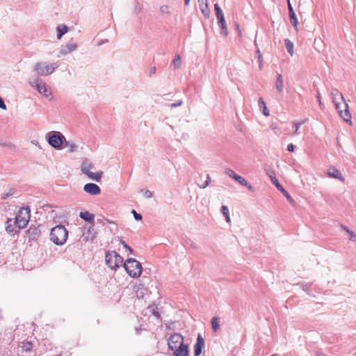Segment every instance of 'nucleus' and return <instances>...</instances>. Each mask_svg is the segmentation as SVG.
<instances>
[{
    "mask_svg": "<svg viewBox=\"0 0 356 356\" xmlns=\"http://www.w3.org/2000/svg\"><path fill=\"white\" fill-rule=\"evenodd\" d=\"M220 211H221L222 214L225 217V221L227 223L230 224L231 218L229 216V208L227 207V206H225V205L222 206Z\"/></svg>",
    "mask_w": 356,
    "mask_h": 356,
    "instance_id": "cd10ccee",
    "label": "nucleus"
},
{
    "mask_svg": "<svg viewBox=\"0 0 356 356\" xmlns=\"http://www.w3.org/2000/svg\"><path fill=\"white\" fill-rule=\"evenodd\" d=\"M257 53L258 55V61H259V69H261L262 68L261 54L260 53L259 49H257Z\"/></svg>",
    "mask_w": 356,
    "mask_h": 356,
    "instance_id": "a19ab883",
    "label": "nucleus"
},
{
    "mask_svg": "<svg viewBox=\"0 0 356 356\" xmlns=\"http://www.w3.org/2000/svg\"><path fill=\"white\" fill-rule=\"evenodd\" d=\"M327 175L330 177L338 179H339L341 181H343L344 180L341 173L340 172V171L339 170L334 168H329V170L327 171Z\"/></svg>",
    "mask_w": 356,
    "mask_h": 356,
    "instance_id": "412c9836",
    "label": "nucleus"
},
{
    "mask_svg": "<svg viewBox=\"0 0 356 356\" xmlns=\"http://www.w3.org/2000/svg\"><path fill=\"white\" fill-rule=\"evenodd\" d=\"M210 182H211V177H209V175H207V180L205 181V182L204 184H202V185H199V186L201 188H205L207 186H208L209 185Z\"/></svg>",
    "mask_w": 356,
    "mask_h": 356,
    "instance_id": "f704fd0d",
    "label": "nucleus"
},
{
    "mask_svg": "<svg viewBox=\"0 0 356 356\" xmlns=\"http://www.w3.org/2000/svg\"><path fill=\"white\" fill-rule=\"evenodd\" d=\"M23 348L26 351L31 350L32 349V343L31 342H27V343H24L23 346Z\"/></svg>",
    "mask_w": 356,
    "mask_h": 356,
    "instance_id": "58836bf2",
    "label": "nucleus"
},
{
    "mask_svg": "<svg viewBox=\"0 0 356 356\" xmlns=\"http://www.w3.org/2000/svg\"><path fill=\"white\" fill-rule=\"evenodd\" d=\"M211 327H212L213 331L214 332H216L218 330L219 327H220L218 318L216 316L213 317L211 318Z\"/></svg>",
    "mask_w": 356,
    "mask_h": 356,
    "instance_id": "c756f323",
    "label": "nucleus"
},
{
    "mask_svg": "<svg viewBox=\"0 0 356 356\" xmlns=\"http://www.w3.org/2000/svg\"><path fill=\"white\" fill-rule=\"evenodd\" d=\"M105 42L104 41H101L98 43V45H102V44H104Z\"/></svg>",
    "mask_w": 356,
    "mask_h": 356,
    "instance_id": "bf43d9fd",
    "label": "nucleus"
},
{
    "mask_svg": "<svg viewBox=\"0 0 356 356\" xmlns=\"http://www.w3.org/2000/svg\"><path fill=\"white\" fill-rule=\"evenodd\" d=\"M68 232L63 225H57L51 229V241L58 245H63L67 238Z\"/></svg>",
    "mask_w": 356,
    "mask_h": 356,
    "instance_id": "7ed1b4c3",
    "label": "nucleus"
},
{
    "mask_svg": "<svg viewBox=\"0 0 356 356\" xmlns=\"http://www.w3.org/2000/svg\"><path fill=\"white\" fill-rule=\"evenodd\" d=\"M258 104H259V109L262 112V113L265 116H268L270 115L269 111L266 105L265 102L264 101V99L261 97H260L259 99Z\"/></svg>",
    "mask_w": 356,
    "mask_h": 356,
    "instance_id": "a878e982",
    "label": "nucleus"
},
{
    "mask_svg": "<svg viewBox=\"0 0 356 356\" xmlns=\"http://www.w3.org/2000/svg\"><path fill=\"white\" fill-rule=\"evenodd\" d=\"M270 356H277V355H270Z\"/></svg>",
    "mask_w": 356,
    "mask_h": 356,
    "instance_id": "0e129e2a",
    "label": "nucleus"
},
{
    "mask_svg": "<svg viewBox=\"0 0 356 356\" xmlns=\"http://www.w3.org/2000/svg\"><path fill=\"white\" fill-rule=\"evenodd\" d=\"M40 234V231L37 227H31L27 231V236L30 240H36Z\"/></svg>",
    "mask_w": 356,
    "mask_h": 356,
    "instance_id": "a211bd4d",
    "label": "nucleus"
},
{
    "mask_svg": "<svg viewBox=\"0 0 356 356\" xmlns=\"http://www.w3.org/2000/svg\"><path fill=\"white\" fill-rule=\"evenodd\" d=\"M214 10H215V13H216V17H217V19H220L222 18H224V15H223V13L221 10V8H220L219 5L218 3H216L214 5Z\"/></svg>",
    "mask_w": 356,
    "mask_h": 356,
    "instance_id": "7c9ffc66",
    "label": "nucleus"
},
{
    "mask_svg": "<svg viewBox=\"0 0 356 356\" xmlns=\"http://www.w3.org/2000/svg\"><path fill=\"white\" fill-rule=\"evenodd\" d=\"M77 48V44L75 42H69L65 45H63L60 49V54L65 56L67 55L73 51L76 50Z\"/></svg>",
    "mask_w": 356,
    "mask_h": 356,
    "instance_id": "4468645a",
    "label": "nucleus"
},
{
    "mask_svg": "<svg viewBox=\"0 0 356 356\" xmlns=\"http://www.w3.org/2000/svg\"><path fill=\"white\" fill-rule=\"evenodd\" d=\"M316 356H323L322 354H317Z\"/></svg>",
    "mask_w": 356,
    "mask_h": 356,
    "instance_id": "680f3d73",
    "label": "nucleus"
},
{
    "mask_svg": "<svg viewBox=\"0 0 356 356\" xmlns=\"http://www.w3.org/2000/svg\"><path fill=\"white\" fill-rule=\"evenodd\" d=\"M160 11L162 13H169V7L167 5H163L160 7Z\"/></svg>",
    "mask_w": 356,
    "mask_h": 356,
    "instance_id": "e433bc0d",
    "label": "nucleus"
},
{
    "mask_svg": "<svg viewBox=\"0 0 356 356\" xmlns=\"http://www.w3.org/2000/svg\"><path fill=\"white\" fill-rule=\"evenodd\" d=\"M287 150L289 152H293L294 150V145L292 143H290L287 145Z\"/></svg>",
    "mask_w": 356,
    "mask_h": 356,
    "instance_id": "de8ad7c7",
    "label": "nucleus"
},
{
    "mask_svg": "<svg viewBox=\"0 0 356 356\" xmlns=\"http://www.w3.org/2000/svg\"><path fill=\"white\" fill-rule=\"evenodd\" d=\"M29 83L32 87L36 88L40 94L45 97H49L51 95L50 89L40 78L38 77L35 80L31 81Z\"/></svg>",
    "mask_w": 356,
    "mask_h": 356,
    "instance_id": "1a4fd4ad",
    "label": "nucleus"
},
{
    "mask_svg": "<svg viewBox=\"0 0 356 356\" xmlns=\"http://www.w3.org/2000/svg\"><path fill=\"white\" fill-rule=\"evenodd\" d=\"M330 95L332 99V102L334 103L335 108L337 110L340 117L343 118L345 122L352 124V116L349 111V107L341 92L336 88H332Z\"/></svg>",
    "mask_w": 356,
    "mask_h": 356,
    "instance_id": "f257e3e1",
    "label": "nucleus"
},
{
    "mask_svg": "<svg viewBox=\"0 0 356 356\" xmlns=\"http://www.w3.org/2000/svg\"><path fill=\"white\" fill-rule=\"evenodd\" d=\"M204 348V339L201 334H198L194 345V356H200Z\"/></svg>",
    "mask_w": 356,
    "mask_h": 356,
    "instance_id": "f8f14e48",
    "label": "nucleus"
},
{
    "mask_svg": "<svg viewBox=\"0 0 356 356\" xmlns=\"http://www.w3.org/2000/svg\"><path fill=\"white\" fill-rule=\"evenodd\" d=\"M83 240L85 241H89L90 239V240H92L95 237V234H92L90 237L89 236H85V234H83Z\"/></svg>",
    "mask_w": 356,
    "mask_h": 356,
    "instance_id": "49530a36",
    "label": "nucleus"
},
{
    "mask_svg": "<svg viewBox=\"0 0 356 356\" xmlns=\"http://www.w3.org/2000/svg\"><path fill=\"white\" fill-rule=\"evenodd\" d=\"M58 67L56 63H47L45 62L36 63L34 65V71L40 76H48L52 74Z\"/></svg>",
    "mask_w": 356,
    "mask_h": 356,
    "instance_id": "423d86ee",
    "label": "nucleus"
},
{
    "mask_svg": "<svg viewBox=\"0 0 356 356\" xmlns=\"http://www.w3.org/2000/svg\"><path fill=\"white\" fill-rule=\"evenodd\" d=\"M79 216L81 219L88 222H93L95 220V216L88 211L81 212Z\"/></svg>",
    "mask_w": 356,
    "mask_h": 356,
    "instance_id": "b1692460",
    "label": "nucleus"
},
{
    "mask_svg": "<svg viewBox=\"0 0 356 356\" xmlns=\"http://www.w3.org/2000/svg\"><path fill=\"white\" fill-rule=\"evenodd\" d=\"M93 230V227L92 226H90L89 228H88V232H90V230Z\"/></svg>",
    "mask_w": 356,
    "mask_h": 356,
    "instance_id": "052dcab7",
    "label": "nucleus"
},
{
    "mask_svg": "<svg viewBox=\"0 0 356 356\" xmlns=\"http://www.w3.org/2000/svg\"><path fill=\"white\" fill-rule=\"evenodd\" d=\"M181 343H184L183 337L180 334L175 333L172 334L168 339L169 348L173 350L178 348V343L181 344Z\"/></svg>",
    "mask_w": 356,
    "mask_h": 356,
    "instance_id": "9b49d317",
    "label": "nucleus"
},
{
    "mask_svg": "<svg viewBox=\"0 0 356 356\" xmlns=\"http://www.w3.org/2000/svg\"><path fill=\"white\" fill-rule=\"evenodd\" d=\"M341 227L343 230L346 231L348 234L351 231L350 229H349L347 227L341 225Z\"/></svg>",
    "mask_w": 356,
    "mask_h": 356,
    "instance_id": "8fccbe9b",
    "label": "nucleus"
},
{
    "mask_svg": "<svg viewBox=\"0 0 356 356\" xmlns=\"http://www.w3.org/2000/svg\"><path fill=\"white\" fill-rule=\"evenodd\" d=\"M3 145L7 147H9V148H13L15 146L11 144L10 143H3Z\"/></svg>",
    "mask_w": 356,
    "mask_h": 356,
    "instance_id": "603ef678",
    "label": "nucleus"
},
{
    "mask_svg": "<svg viewBox=\"0 0 356 356\" xmlns=\"http://www.w3.org/2000/svg\"><path fill=\"white\" fill-rule=\"evenodd\" d=\"M306 120H302V121H300V122H294L293 125L295 127V131H294V134H296V135L299 134L298 130H299L300 126L302 124H303L306 122Z\"/></svg>",
    "mask_w": 356,
    "mask_h": 356,
    "instance_id": "473e14b6",
    "label": "nucleus"
},
{
    "mask_svg": "<svg viewBox=\"0 0 356 356\" xmlns=\"http://www.w3.org/2000/svg\"><path fill=\"white\" fill-rule=\"evenodd\" d=\"M218 24L219 27L220 28V34L223 36H227L228 34L227 32V24L224 18L218 19Z\"/></svg>",
    "mask_w": 356,
    "mask_h": 356,
    "instance_id": "5701e85b",
    "label": "nucleus"
},
{
    "mask_svg": "<svg viewBox=\"0 0 356 356\" xmlns=\"http://www.w3.org/2000/svg\"><path fill=\"white\" fill-rule=\"evenodd\" d=\"M267 174L269 176L272 183L275 185V186L277 188V189L279 191H280L290 202H293V198L289 195V193L283 188V186L279 183L278 180L275 177L274 172L273 171H268Z\"/></svg>",
    "mask_w": 356,
    "mask_h": 356,
    "instance_id": "9d476101",
    "label": "nucleus"
},
{
    "mask_svg": "<svg viewBox=\"0 0 356 356\" xmlns=\"http://www.w3.org/2000/svg\"><path fill=\"white\" fill-rule=\"evenodd\" d=\"M0 108H1L3 110H6V108H7L3 99L1 97H0Z\"/></svg>",
    "mask_w": 356,
    "mask_h": 356,
    "instance_id": "37998d69",
    "label": "nucleus"
},
{
    "mask_svg": "<svg viewBox=\"0 0 356 356\" xmlns=\"http://www.w3.org/2000/svg\"><path fill=\"white\" fill-rule=\"evenodd\" d=\"M199 8L206 18L210 16V10L208 6L207 0H198Z\"/></svg>",
    "mask_w": 356,
    "mask_h": 356,
    "instance_id": "f3484780",
    "label": "nucleus"
},
{
    "mask_svg": "<svg viewBox=\"0 0 356 356\" xmlns=\"http://www.w3.org/2000/svg\"><path fill=\"white\" fill-rule=\"evenodd\" d=\"M350 240L356 242V234L352 230L348 233Z\"/></svg>",
    "mask_w": 356,
    "mask_h": 356,
    "instance_id": "79ce46f5",
    "label": "nucleus"
},
{
    "mask_svg": "<svg viewBox=\"0 0 356 356\" xmlns=\"http://www.w3.org/2000/svg\"><path fill=\"white\" fill-rule=\"evenodd\" d=\"M275 87L277 91L281 94L283 92L284 79L281 74H277V79L275 83Z\"/></svg>",
    "mask_w": 356,
    "mask_h": 356,
    "instance_id": "aec40b11",
    "label": "nucleus"
},
{
    "mask_svg": "<svg viewBox=\"0 0 356 356\" xmlns=\"http://www.w3.org/2000/svg\"><path fill=\"white\" fill-rule=\"evenodd\" d=\"M298 285L304 291H307L309 289V286L307 284L305 283H299Z\"/></svg>",
    "mask_w": 356,
    "mask_h": 356,
    "instance_id": "ea45409f",
    "label": "nucleus"
},
{
    "mask_svg": "<svg viewBox=\"0 0 356 356\" xmlns=\"http://www.w3.org/2000/svg\"><path fill=\"white\" fill-rule=\"evenodd\" d=\"M182 104H183L182 101H179L177 103H173V104H170V108H175V107H177V106H180L182 105Z\"/></svg>",
    "mask_w": 356,
    "mask_h": 356,
    "instance_id": "a18cd8bd",
    "label": "nucleus"
},
{
    "mask_svg": "<svg viewBox=\"0 0 356 356\" xmlns=\"http://www.w3.org/2000/svg\"><path fill=\"white\" fill-rule=\"evenodd\" d=\"M94 168L95 166L93 163L90 162L88 159H84L82 160L80 167L82 174L87 176L90 179L99 182L102 179L104 172L102 171H99L97 172H91V170Z\"/></svg>",
    "mask_w": 356,
    "mask_h": 356,
    "instance_id": "f03ea898",
    "label": "nucleus"
},
{
    "mask_svg": "<svg viewBox=\"0 0 356 356\" xmlns=\"http://www.w3.org/2000/svg\"><path fill=\"white\" fill-rule=\"evenodd\" d=\"M153 314H154L155 316H156L157 318H159V312H155V311H154Z\"/></svg>",
    "mask_w": 356,
    "mask_h": 356,
    "instance_id": "864d4df0",
    "label": "nucleus"
},
{
    "mask_svg": "<svg viewBox=\"0 0 356 356\" xmlns=\"http://www.w3.org/2000/svg\"><path fill=\"white\" fill-rule=\"evenodd\" d=\"M141 294H143V292H140V293H138V292H137V296L138 297H141L142 298L143 296Z\"/></svg>",
    "mask_w": 356,
    "mask_h": 356,
    "instance_id": "4d7b16f0",
    "label": "nucleus"
},
{
    "mask_svg": "<svg viewBox=\"0 0 356 356\" xmlns=\"http://www.w3.org/2000/svg\"><path fill=\"white\" fill-rule=\"evenodd\" d=\"M56 30H57V38H58V39L60 40L62 38V36L67 32L68 28L66 25H64V24L59 25L57 26Z\"/></svg>",
    "mask_w": 356,
    "mask_h": 356,
    "instance_id": "bb28decb",
    "label": "nucleus"
},
{
    "mask_svg": "<svg viewBox=\"0 0 356 356\" xmlns=\"http://www.w3.org/2000/svg\"><path fill=\"white\" fill-rule=\"evenodd\" d=\"M13 194V191L10 190V191L7 193H4L2 196L3 200L7 199L9 196L12 195Z\"/></svg>",
    "mask_w": 356,
    "mask_h": 356,
    "instance_id": "c03bdc74",
    "label": "nucleus"
},
{
    "mask_svg": "<svg viewBox=\"0 0 356 356\" xmlns=\"http://www.w3.org/2000/svg\"><path fill=\"white\" fill-rule=\"evenodd\" d=\"M238 129H239L240 131H242V128H241V127H239V128H238Z\"/></svg>",
    "mask_w": 356,
    "mask_h": 356,
    "instance_id": "e2e57ef3",
    "label": "nucleus"
},
{
    "mask_svg": "<svg viewBox=\"0 0 356 356\" xmlns=\"http://www.w3.org/2000/svg\"><path fill=\"white\" fill-rule=\"evenodd\" d=\"M120 243L123 245V247H124L126 250H129V251L130 252V253H132V252H133V249H132L130 246H129V245L126 243V242H125L124 241H123V240H122V239H120Z\"/></svg>",
    "mask_w": 356,
    "mask_h": 356,
    "instance_id": "c9c22d12",
    "label": "nucleus"
},
{
    "mask_svg": "<svg viewBox=\"0 0 356 356\" xmlns=\"http://www.w3.org/2000/svg\"><path fill=\"white\" fill-rule=\"evenodd\" d=\"M284 44H285L286 49L287 51L289 52V54L291 56H293L294 54L293 43L289 39H285Z\"/></svg>",
    "mask_w": 356,
    "mask_h": 356,
    "instance_id": "c85d7f7f",
    "label": "nucleus"
},
{
    "mask_svg": "<svg viewBox=\"0 0 356 356\" xmlns=\"http://www.w3.org/2000/svg\"><path fill=\"white\" fill-rule=\"evenodd\" d=\"M127 273L132 277H138L142 273V266L135 259H127L124 263Z\"/></svg>",
    "mask_w": 356,
    "mask_h": 356,
    "instance_id": "20e7f679",
    "label": "nucleus"
},
{
    "mask_svg": "<svg viewBox=\"0 0 356 356\" xmlns=\"http://www.w3.org/2000/svg\"><path fill=\"white\" fill-rule=\"evenodd\" d=\"M288 3V9L289 13V18L291 23L293 24V26L296 27L298 25V19L296 15V13L293 10V8L291 4L290 0H287Z\"/></svg>",
    "mask_w": 356,
    "mask_h": 356,
    "instance_id": "6ab92c4d",
    "label": "nucleus"
},
{
    "mask_svg": "<svg viewBox=\"0 0 356 356\" xmlns=\"http://www.w3.org/2000/svg\"><path fill=\"white\" fill-rule=\"evenodd\" d=\"M105 260L106 264L111 269L119 268L123 263V258L115 251L106 253Z\"/></svg>",
    "mask_w": 356,
    "mask_h": 356,
    "instance_id": "6e6552de",
    "label": "nucleus"
},
{
    "mask_svg": "<svg viewBox=\"0 0 356 356\" xmlns=\"http://www.w3.org/2000/svg\"><path fill=\"white\" fill-rule=\"evenodd\" d=\"M156 71V67H152L149 70V76H151L152 74H155Z\"/></svg>",
    "mask_w": 356,
    "mask_h": 356,
    "instance_id": "09e8293b",
    "label": "nucleus"
},
{
    "mask_svg": "<svg viewBox=\"0 0 356 356\" xmlns=\"http://www.w3.org/2000/svg\"><path fill=\"white\" fill-rule=\"evenodd\" d=\"M316 97H317V99H318L319 105L321 106H322L323 104H322L321 100V95L319 93H318Z\"/></svg>",
    "mask_w": 356,
    "mask_h": 356,
    "instance_id": "3c124183",
    "label": "nucleus"
},
{
    "mask_svg": "<svg viewBox=\"0 0 356 356\" xmlns=\"http://www.w3.org/2000/svg\"><path fill=\"white\" fill-rule=\"evenodd\" d=\"M48 143L56 149H63L65 136L58 131L48 133L46 136Z\"/></svg>",
    "mask_w": 356,
    "mask_h": 356,
    "instance_id": "39448f33",
    "label": "nucleus"
},
{
    "mask_svg": "<svg viewBox=\"0 0 356 356\" xmlns=\"http://www.w3.org/2000/svg\"><path fill=\"white\" fill-rule=\"evenodd\" d=\"M226 173L230 177L234 179L236 181L240 183L241 185L245 186V179L238 175H236L232 170L228 169L226 170Z\"/></svg>",
    "mask_w": 356,
    "mask_h": 356,
    "instance_id": "4be33fe9",
    "label": "nucleus"
},
{
    "mask_svg": "<svg viewBox=\"0 0 356 356\" xmlns=\"http://www.w3.org/2000/svg\"><path fill=\"white\" fill-rule=\"evenodd\" d=\"M68 147V152L73 153L77 150V145L72 140L64 141L63 148Z\"/></svg>",
    "mask_w": 356,
    "mask_h": 356,
    "instance_id": "393cba45",
    "label": "nucleus"
},
{
    "mask_svg": "<svg viewBox=\"0 0 356 356\" xmlns=\"http://www.w3.org/2000/svg\"><path fill=\"white\" fill-rule=\"evenodd\" d=\"M17 228V226L16 224H15V220L13 221L12 219H8L6 221V230L9 234L14 235L16 232H17L19 229Z\"/></svg>",
    "mask_w": 356,
    "mask_h": 356,
    "instance_id": "dca6fc26",
    "label": "nucleus"
},
{
    "mask_svg": "<svg viewBox=\"0 0 356 356\" xmlns=\"http://www.w3.org/2000/svg\"><path fill=\"white\" fill-rule=\"evenodd\" d=\"M142 193L143 196L146 198H150L152 197V193L148 189L143 190Z\"/></svg>",
    "mask_w": 356,
    "mask_h": 356,
    "instance_id": "72a5a7b5",
    "label": "nucleus"
},
{
    "mask_svg": "<svg viewBox=\"0 0 356 356\" xmlns=\"http://www.w3.org/2000/svg\"><path fill=\"white\" fill-rule=\"evenodd\" d=\"M246 187H247L248 189H250V190H251V189H252V186H250V185H248V183H247V182H246Z\"/></svg>",
    "mask_w": 356,
    "mask_h": 356,
    "instance_id": "13d9d810",
    "label": "nucleus"
},
{
    "mask_svg": "<svg viewBox=\"0 0 356 356\" xmlns=\"http://www.w3.org/2000/svg\"><path fill=\"white\" fill-rule=\"evenodd\" d=\"M185 4L188 6L189 4L190 0H184Z\"/></svg>",
    "mask_w": 356,
    "mask_h": 356,
    "instance_id": "5fc2aeb1",
    "label": "nucleus"
},
{
    "mask_svg": "<svg viewBox=\"0 0 356 356\" xmlns=\"http://www.w3.org/2000/svg\"><path fill=\"white\" fill-rule=\"evenodd\" d=\"M188 346L184 343L175 349L174 356H188Z\"/></svg>",
    "mask_w": 356,
    "mask_h": 356,
    "instance_id": "2eb2a0df",
    "label": "nucleus"
},
{
    "mask_svg": "<svg viewBox=\"0 0 356 356\" xmlns=\"http://www.w3.org/2000/svg\"><path fill=\"white\" fill-rule=\"evenodd\" d=\"M181 64V56L179 54H177L175 56V58L173 59L172 65L174 66L175 69H177V68L180 67Z\"/></svg>",
    "mask_w": 356,
    "mask_h": 356,
    "instance_id": "2f4dec72",
    "label": "nucleus"
},
{
    "mask_svg": "<svg viewBox=\"0 0 356 356\" xmlns=\"http://www.w3.org/2000/svg\"><path fill=\"white\" fill-rule=\"evenodd\" d=\"M131 213H133V215H134V217L135 220H142V216H141V214L138 213L135 210H132V211H131Z\"/></svg>",
    "mask_w": 356,
    "mask_h": 356,
    "instance_id": "4c0bfd02",
    "label": "nucleus"
},
{
    "mask_svg": "<svg viewBox=\"0 0 356 356\" xmlns=\"http://www.w3.org/2000/svg\"><path fill=\"white\" fill-rule=\"evenodd\" d=\"M30 219V209L29 207L22 208L17 213L15 219V224L17 225V229L24 228Z\"/></svg>",
    "mask_w": 356,
    "mask_h": 356,
    "instance_id": "0eeeda50",
    "label": "nucleus"
},
{
    "mask_svg": "<svg viewBox=\"0 0 356 356\" xmlns=\"http://www.w3.org/2000/svg\"><path fill=\"white\" fill-rule=\"evenodd\" d=\"M141 294H143V292H140V293H138V292H137V296L138 297H141L142 298L143 296Z\"/></svg>",
    "mask_w": 356,
    "mask_h": 356,
    "instance_id": "6e6d98bb",
    "label": "nucleus"
},
{
    "mask_svg": "<svg viewBox=\"0 0 356 356\" xmlns=\"http://www.w3.org/2000/svg\"><path fill=\"white\" fill-rule=\"evenodd\" d=\"M83 191L92 195H97L100 194L101 189L98 185L93 183H88L84 185Z\"/></svg>",
    "mask_w": 356,
    "mask_h": 356,
    "instance_id": "ddd939ff",
    "label": "nucleus"
}]
</instances>
